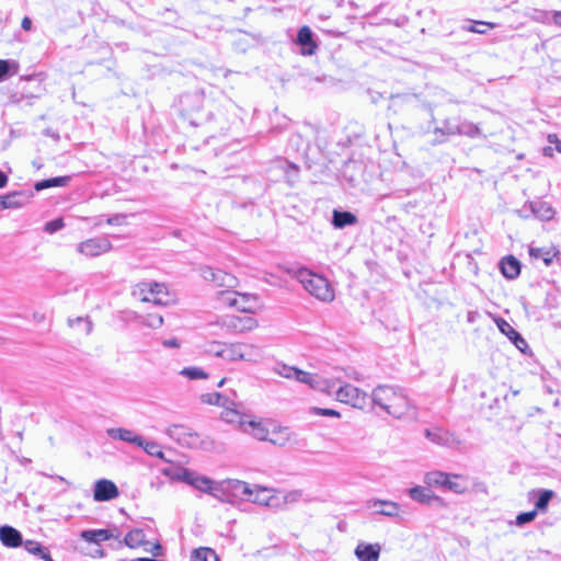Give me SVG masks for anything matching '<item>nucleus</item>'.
Masks as SVG:
<instances>
[{"label":"nucleus","instance_id":"nucleus-24","mask_svg":"<svg viewBox=\"0 0 561 561\" xmlns=\"http://www.w3.org/2000/svg\"><path fill=\"white\" fill-rule=\"evenodd\" d=\"M0 540L10 548H16L23 543L21 533L8 525L0 527Z\"/></svg>","mask_w":561,"mask_h":561},{"label":"nucleus","instance_id":"nucleus-17","mask_svg":"<svg viewBox=\"0 0 561 561\" xmlns=\"http://www.w3.org/2000/svg\"><path fill=\"white\" fill-rule=\"evenodd\" d=\"M381 552L379 543L359 542L355 548V556L358 561H378Z\"/></svg>","mask_w":561,"mask_h":561},{"label":"nucleus","instance_id":"nucleus-42","mask_svg":"<svg viewBox=\"0 0 561 561\" xmlns=\"http://www.w3.org/2000/svg\"><path fill=\"white\" fill-rule=\"evenodd\" d=\"M461 478L457 474H448V482L445 483L444 489L461 494L467 490V484L459 481Z\"/></svg>","mask_w":561,"mask_h":561},{"label":"nucleus","instance_id":"nucleus-23","mask_svg":"<svg viewBox=\"0 0 561 561\" xmlns=\"http://www.w3.org/2000/svg\"><path fill=\"white\" fill-rule=\"evenodd\" d=\"M425 436L431 442L446 447H453L457 440L456 437L442 428H434V430H425Z\"/></svg>","mask_w":561,"mask_h":561},{"label":"nucleus","instance_id":"nucleus-34","mask_svg":"<svg viewBox=\"0 0 561 561\" xmlns=\"http://www.w3.org/2000/svg\"><path fill=\"white\" fill-rule=\"evenodd\" d=\"M301 495H302L301 491H298V490H293V491H288V492H282L279 490H277L276 496H277V502H279L278 510L285 508L288 504L297 503L300 500Z\"/></svg>","mask_w":561,"mask_h":561},{"label":"nucleus","instance_id":"nucleus-13","mask_svg":"<svg viewBox=\"0 0 561 561\" xmlns=\"http://www.w3.org/2000/svg\"><path fill=\"white\" fill-rule=\"evenodd\" d=\"M224 325L234 333H244L256 329L259 323L256 319L250 316H231L225 319Z\"/></svg>","mask_w":561,"mask_h":561},{"label":"nucleus","instance_id":"nucleus-38","mask_svg":"<svg viewBox=\"0 0 561 561\" xmlns=\"http://www.w3.org/2000/svg\"><path fill=\"white\" fill-rule=\"evenodd\" d=\"M145 533L142 529H133L125 536V543L129 548H138L145 542Z\"/></svg>","mask_w":561,"mask_h":561},{"label":"nucleus","instance_id":"nucleus-58","mask_svg":"<svg viewBox=\"0 0 561 561\" xmlns=\"http://www.w3.org/2000/svg\"><path fill=\"white\" fill-rule=\"evenodd\" d=\"M547 16H548V13H546L543 11H537L536 14L533 18L536 21L545 22Z\"/></svg>","mask_w":561,"mask_h":561},{"label":"nucleus","instance_id":"nucleus-54","mask_svg":"<svg viewBox=\"0 0 561 561\" xmlns=\"http://www.w3.org/2000/svg\"><path fill=\"white\" fill-rule=\"evenodd\" d=\"M225 343L213 342L209 344L207 352L214 354L217 357H220L221 352L224 351Z\"/></svg>","mask_w":561,"mask_h":561},{"label":"nucleus","instance_id":"nucleus-52","mask_svg":"<svg viewBox=\"0 0 561 561\" xmlns=\"http://www.w3.org/2000/svg\"><path fill=\"white\" fill-rule=\"evenodd\" d=\"M65 226L62 218H57L51 221L46 222L45 231L47 233H55L58 230L62 229Z\"/></svg>","mask_w":561,"mask_h":561},{"label":"nucleus","instance_id":"nucleus-61","mask_svg":"<svg viewBox=\"0 0 561 561\" xmlns=\"http://www.w3.org/2000/svg\"><path fill=\"white\" fill-rule=\"evenodd\" d=\"M8 183V176L0 170V188L4 187Z\"/></svg>","mask_w":561,"mask_h":561},{"label":"nucleus","instance_id":"nucleus-21","mask_svg":"<svg viewBox=\"0 0 561 561\" xmlns=\"http://www.w3.org/2000/svg\"><path fill=\"white\" fill-rule=\"evenodd\" d=\"M28 201V195L23 192H12L0 196V210L16 209L23 207Z\"/></svg>","mask_w":561,"mask_h":561},{"label":"nucleus","instance_id":"nucleus-35","mask_svg":"<svg viewBox=\"0 0 561 561\" xmlns=\"http://www.w3.org/2000/svg\"><path fill=\"white\" fill-rule=\"evenodd\" d=\"M290 438V431L287 427H275L270 432L267 440L274 445L284 446Z\"/></svg>","mask_w":561,"mask_h":561},{"label":"nucleus","instance_id":"nucleus-20","mask_svg":"<svg viewBox=\"0 0 561 561\" xmlns=\"http://www.w3.org/2000/svg\"><path fill=\"white\" fill-rule=\"evenodd\" d=\"M106 434L108 437L113 439H119L139 447L142 444V436L136 434L134 431L123 428V427H113L107 428Z\"/></svg>","mask_w":561,"mask_h":561},{"label":"nucleus","instance_id":"nucleus-7","mask_svg":"<svg viewBox=\"0 0 561 561\" xmlns=\"http://www.w3.org/2000/svg\"><path fill=\"white\" fill-rule=\"evenodd\" d=\"M294 379L298 382L308 385L311 389L332 394L335 388V379L323 378L319 375L296 369Z\"/></svg>","mask_w":561,"mask_h":561},{"label":"nucleus","instance_id":"nucleus-2","mask_svg":"<svg viewBox=\"0 0 561 561\" xmlns=\"http://www.w3.org/2000/svg\"><path fill=\"white\" fill-rule=\"evenodd\" d=\"M296 276L304 288L319 300L329 302L334 299V289L323 276L308 268H300Z\"/></svg>","mask_w":561,"mask_h":561},{"label":"nucleus","instance_id":"nucleus-25","mask_svg":"<svg viewBox=\"0 0 561 561\" xmlns=\"http://www.w3.org/2000/svg\"><path fill=\"white\" fill-rule=\"evenodd\" d=\"M81 538L88 542L99 543L113 538H117L111 529H89L81 533Z\"/></svg>","mask_w":561,"mask_h":561},{"label":"nucleus","instance_id":"nucleus-22","mask_svg":"<svg viewBox=\"0 0 561 561\" xmlns=\"http://www.w3.org/2000/svg\"><path fill=\"white\" fill-rule=\"evenodd\" d=\"M238 348L243 362L257 364L263 359V351L259 345L238 342Z\"/></svg>","mask_w":561,"mask_h":561},{"label":"nucleus","instance_id":"nucleus-18","mask_svg":"<svg viewBox=\"0 0 561 561\" xmlns=\"http://www.w3.org/2000/svg\"><path fill=\"white\" fill-rule=\"evenodd\" d=\"M297 44L301 46V54L307 56L313 55L318 48L309 26H302L298 31Z\"/></svg>","mask_w":561,"mask_h":561},{"label":"nucleus","instance_id":"nucleus-46","mask_svg":"<svg viewBox=\"0 0 561 561\" xmlns=\"http://www.w3.org/2000/svg\"><path fill=\"white\" fill-rule=\"evenodd\" d=\"M15 75L19 70V65L12 60H2L0 59V81L4 80V78L11 72Z\"/></svg>","mask_w":561,"mask_h":561},{"label":"nucleus","instance_id":"nucleus-31","mask_svg":"<svg viewBox=\"0 0 561 561\" xmlns=\"http://www.w3.org/2000/svg\"><path fill=\"white\" fill-rule=\"evenodd\" d=\"M70 180V175L50 178L36 182L34 188L39 192L49 187L67 186Z\"/></svg>","mask_w":561,"mask_h":561},{"label":"nucleus","instance_id":"nucleus-3","mask_svg":"<svg viewBox=\"0 0 561 561\" xmlns=\"http://www.w3.org/2000/svg\"><path fill=\"white\" fill-rule=\"evenodd\" d=\"M163 473L169 476L171 479L183 481L201 492L210 494L216 499H221V495L219 494L220 481H214L185 468L179 469L174 473H172L170 469H164Z\"/></svg>","mask_w":561,"mask_h":561},{"label":"nucleus","instance_id":"nucleus-53","mask_svg":"<svg viewBox=\"0 0 561 561\" xmlns=\"http://www.w3.org/2000/svg\"><path fill=\"white\" fill-rule=\"evenodd\" d=\"M80 325L82 324L83 325V331L85 334H89L92 330V323L90 321H88L87 319H83V318H77L75 320H69V325L70 327H75V325Z\"/></svg>","mask_w":561,"mask_h":561},{"label":"nucleus","instance_id":"nucleus-57","mask_svg":"<svg viewBox=\"0 0 561 561\" xmlns=\"http://www.w3.org/2000/svg\"><path fill=\"white\" fill-rule=\"evenodd\" d=\"M21 27L24 31H31L32 30V20L28 16H24L21 22Z\"/></svg>","mask_w":561,"mask_h":561},{"label":"nucleus","instance_id":"nucleus-19","mask_svg":"<svg viewBox=\"0 0 561 561\" xmlns=\"http://www.w3.org/2000/svg\"><path fill=\"white\" fill-rule=\"evenodd\" d=\"M497 328L504 333L514 345L522 352L528 347L526 340L504 319L496 321Z\"/></svg>","mask_w":561,"mask_h":561},{"label":"nucleus","instance_id":"nucleus-28","mask_svg":"<svg viewBox=\"0 0 561 561\" xmlns=\"http://www.w3.org/2000/svg\"><path fill=\"white\" fill-rule=\"evenodd\" d=\"M201 400L203 403L224 407V412H227L228 408L234 409L236 407L234 402L230 401L228 398L224 397L218 392L202 394Z\"/></svg>","mask_w":561,"mask_h":561},{"label":"nucleus","instance_id":"nucleus-63","mask_svg":"<svg viewBox=\"0 0 561 561\" xmlns=\"http://www.w3.org/2000/svg\"><path fill=\"white\" fill-rule=\"evenodd\" d=\"M130 561H157L156 559H150V558H138V559H134V560H130Z\"/></svg>","mask_w":561,"mask_h":561},{"label":"nucleus","instance_id":"nucleus-48","mask_svg":"<svg viewBox=\"0 0 561 561\" xmlns=\"http://www.w3.org/2000/svg\"><path fill=\"white\" fill-rule=\"evenodd\" d=\"M296 369L297 368L294 366H288L286 364H277L273 368V371L275 374H277L278 376L284 377L286 379H294Z\"/></svg>","mask_w":561,"mask_h":561},{"label":"nucleus","instance_id":"nucleus-27","mask_svg":"<svg viewBox=\"0 0 561 561\" xmlns=\"http://www.w3.org/2000/svg\"><path fill=\"white\" fill-rule=\"evenodd\" d=\"M167 435L176 439L181 444L190 445L188 439H196V434L188 433V430L183 425H171L165 431Z\"/></svg>","mask_w":561,"mask_h":561},{"label":"nucleus","instance_id":"nucleus-60","mask_svg":"<svg viewBox=\"0 0 561 561\" xmlns=\"http://www.w3.org/2000/svg\"><path fill=\"white\" fill-rule=\"evenodd\" d=\"M106 222L108 225H118L121 222V216H118V215L112 216V217L107 218Z\"/></svg>","mask_w":561,"mask_h":561},{"label":"nucleus","instance_id":"nucleus-55","mask_svg":"<svg viewBox=\"0 0 561 561\" xmlns=\"http://www.w3.org/2000/svg\"><path fill=\"white\" fill-rule=\"evenodd\" d=\"M162 345L169 348L180 347V341L178 339H168L162 341Z\"/></svg>","mask_w":561,"mask_h":561},{"label":"nucleus","instance_id":"nucleus-33","mask_svg":"<svg viewBox=\"0 0 561 561\" xmlns=\"http://www.w3.org/2000/svg\"><path fill=\"white\" fill-rule=\"evenodd\" d=\"M424 482L427 486L444 488L448 482V473L443 471H431L424 477Z\"/></svg>","mask_w":561,"mask_h":561},{"label":"nucleus","instance_id":"nucleus-36","mask_svg":"<svg viewBox=\"0 0 561 561\" xmlns=\"http://www.w3.org/2000/svg\"><path fill=\"white\" fill-rule=\"evenodd\" d=\"M457 130H459L457 131V135L470 138H476L481 134L480 128L469 121L458 119Z\"/></svg>","mask_w":561,"mask_h":561},{"label":"nucleus","instance_id":"nucleus-9","mask_svg":"<svg viewBox=\"0 0 561 561\" xmlns=\"http://www.w3.org/2000/svg\"><path fill=\"white\" fill-rule=\"evenodd\" d=\"M218 299L224 305L234 307L245 313L253 312L254 310L249 295H242L233 290H221L218 294Z\"/></svg>","mask_w":561,"mask_h":561},{"label":"nucleus","instance_id":"nucleus-47","mask_svg":"<svg viewBox=\"0 0 561 561\" xmlns=\"http://www.w3.org/2000/svg\"><path fill=\"white\" fill-rule=\"evenodd\" d=\"M180 375H182L191 380L207 377V374L202 368H198V367H185L180 371Z\"/></svg>","mask_w":561,"mask_h":561},{"label":"nucleus","instance_id":"nucleus-16","mask_svg":"<svg viewBox=\"0 0 561 561\" xmlns=\"http://www.w3.org/2000/svg\"><path fill=\"white\" fill-rule=\"evenodd\" d=\"M367 506L373 508L375 514L387 517H397L400 513V505L392 501L370 500L367 502Z\"/></svg>","mask_w":561,"mask_h":561},{"label":"nucleus","instance_id":"nucleus-50","mask_svg":"<svg viewBox=\"0 0 561 561\" xmlns=\"http://www.w3.org/2000/svg\"><path fill=\"white\" fill-rule=\"evenodd\" d=\"M311 414L313 415H321V416H330V417H341V414L339 411L333 409H323V408H311L310 410Z\"/></svg>","mask_w":561,"mask_h":561},{"label":"nucleus","instance_id":"nucleus-45","mask_svg":"<svg viewBox=\"0 0 561 561\" xmlns=\"http://www.w3.org/2000/svg\"><path fill=\"white\" fill-rule=\"evenodd\" d=\"M554 495L553 491L551 490H540L539 491V496L535 503V510L538 512H543L547 510V506L550 502V500L552 499V496Z\"/></svg>","mask_w":561,"mask_h":561},{"label":"nucleus","instance_id":"nucleus-51","mask_svg":"<svg viewBox=\"0 0 561 561\" xmlns=\"http://www.w3.org/2000/svg\"><path fill=\"white\" fill-rule=\"evenodd\" d=\"M537 516V511L534 510V511H530V512H525V513H520L517 515L516 517V524L518 526H523L527 523H530L533 522Z\"/></svg>","mask_w":561,"mask_h":561},{"label":"nucleus","instance_id":"nucleus-5","mask_svg":"<svg viewBox=\"0 0 561 561\" xmlns=\"http://www.w3.org/2000/svg\"><path fill=\"white\" fill-rule=\"evenodd\" d=\"M134 295L141 301L152 302L154 305L167 306L171 298L164 284L154 282H142L136 285Z\"/></svg>","mask_w":561,"mask_h":561},{"label":"nucleus","instance_id":"nucleus-49","mask_svg":"<svg viewBox=\"0 0 561 561\" xmlns=\"http://www.w3.org/2000/svg\"><path fill=\"white\" fill-rule=\"evenodd\" d=\"M24 549L32 553V554H35V556H41V553L43 552V550L45 549L44 547H42V545L37 541H34V540H26L24 543Z\"/></svg>","mask_w":561,"mask_h":561},{"label":"nucleus","instance_id":"nucleus-37","mask_svg":"<svg viewBox=\"0 0 561 561\" xmlns=\"http://www.w3.org/2000/svg\"><path fill=\"white\" fill-rule=\"evenodd\" d=\"M137 321L150 329H159L163 324V317L157 313L137 316Z\"/></svg>","mask_w":561,"mask_h":561},{"label":"nucleus","instance_id":"nucleus-30","mask_svg":"<svg viewBox=\"0 0 561 561\" xmlns=\"http://www.w3.org/2000/svg\"><path fill=\"white\" fill-rule=\"evenodd\" d=\"M408 493L412 500L421 504H430L433 500L436 499V496L432 493V491L428 488L420 485L411 488L408 491Z\"/></svg>","mask_w":561,"mask_h":561},{"label":"nucleus","instance_id":"nucleus-43","mask_svg":"<svg viewBox=\"0 0 561 561\" xmlns=\"http://www.w3.org/2000/svg\"><path fill=\"white\" fill-rule=\"evenodd\" d=\"M495 24L491 22L473 21L468 25H462V30L477 34H485L488 28H494Z\"/></svg>","mask_w":561,"mask_h":561},{"label":"nucleus","instance_id":"nucleus-39","mask_svg":"<svg viewBox=\"0 0 561 561\" xmlns=\"http://www.w3.org/2000/svg\"><path fill=\"white\" fill-rule=\"evenodd\" d=\"M220 357L222 359L229 360V362H237L242 360L241 359V353L238 348V342L236 343H225L224 351L220 354Z\"/></svg>","mask_w":561,"mask_h":561},{"label":"nucleus","instance_id":"nucleus-10","mask_svg":"<svg viewBox=\"0 0 561 561\" xmlns=\"http://www.w3.org/2000/svg\"><path fill=\"white\" fill-rule=\"evenodd\" d=\"M252 486L244 481L237 479H228L220 481V491L221 495L220 501H228V495L231 494L233 496L248 497L251 496Z\"/></svg>","mask_w":561,"mask_h":561},{"label":"nucleus","instance_id":"nucleus-6","mask_svg":"<svg viewBox=\"0 0 561 561\" xmlns=\"http://www.w3.org/2000/svg\"><path fill=\"white\" fill-rule=\"evenodd\" d=\"M335 393L336 400L342 403L350 404L355 409H364L367 402V393L358 389L357 387L345 383L337 387L335 381V388L332 391Z\"/></svg>","mask_w":561,"mask_h":561},{"label":"nucleus","instance_id":"nucleus-15","mask_svg":"<svg viewBox=\"0 0 561 561\" xmlns=\"http://www.w3.org/2000/svg\"><path fill=\"white\" fill-rule=\"evenodd\" d=\"M457 124L458 119L456 118H446L443 121L442 126L435 127L433 129V145L444 144L448 140L449 137L457 135Z\"/></svg>","mask_w":561,"mask_h":561},{"label":"nucleus","instance_id":"nucleus-1","mask_svg":"<svg viewBox=\"0 0 561 561\" xmlns=\"http://www.w3.org/2000/svg\"><path fill=\"white\" fill-rule=\"evenodd\" d=\"M373 402L389 415L401 419L410 408V402L403 391L393 386L380 385L371 392Z\"/></svg>","mask_w":561,"mask_h":561},{"label":"nucleus","instance_id":"nucleus-62","mask_svg":"<svg viewBox=\"0 0 561 561\" xmlns=\"http://www.w3.org/2000/svg\"><path fill=\"white\" fill-rule=\"evenodd\" d=\"M39 558L43 559L44 561H54L46 548L43 550Z\"/></svg>","mask_w":561,"mask_h":561},{"label":"nucleus","instance_id":"nucleus-41","mask_svg":"<svg viewBox=\"0 0 561 561\" xmlns=\"http://www.w3.org/2000/svg\"><path fill=\"white\" fill-rule=\"evenodd\" d=\"M191 561H218V557L210 548H199L193 552Z\"/></svg>","mask_w":561,"mask_h":561},{"label":"nucleus","instance_id":"nucleus-11","mask_svg":"<svg viewBox=\"0 0 561 561\" xmlns=\"http://www.w3.org/2000/svg\"><path fill=\"white\" fill-rule=\"evenodd\" d=\"M251 491L252 493L251 496L248 497V501L270 508H279V502H277L276 496V489H268L255 484L252 486Z\"/></svg>","mask_w":561,"mask_h":561},{"label":"nucleus","instance_id":"nucleus-29","mask_svg":"<svg viewBox=\"0 0 561 561\" xmlns=\"http://www.w3.org/2000/svg\"><path fill=\"white\" fill-rule=\"evenodd\" d=\"M357 222V217L350 211L333 210L332 225L337 229L352 226Z\"/></svg>","mask_w":561,"mask_h":561},{"label":"nucleus","instance_id":"nucleus-14","mask_svg":"<svg viewBox=\"0 0 561 561\" xmlns=\"http://www.w3.org/2000/svg\"><path fill=\"white\" fill-rule=\"evenodd\" d=\"M116 484L107 479L98 480L94 484L93 497L98 502H106L118 496Z\"/></svg>","mask_w":561,"mask_h":561},{"label":"nucleus","instance_id":"nucleus-12","mask_svg":"<svg viewBox=\"0 0 561 561\" xmlns=\"http://www.w3.org/2000/svg\"><path fill=\"white\" fill-rule=\"evenodd\" d=\"M202 276L205 280L213 282L218 287L233 288L237 285V278L232 274L210 266L202 268Z\"/></svg>","mask_w":561,"mask_h":561},{"label":"nucleus","instance_id":"nucleus-40","mask_svg":"<svg viewBox=\"0 0 561 561\" xmlns=\"http://www.w3.org/2000/svg\"><path fill=\"white\" fill-rule=\"evenodd\" d=\"M529 255L533 259L541 260L546 266L550 265L553 259V254L547 248H529Z\"/></svg>","mask_w":561,"mask_h":561},{"label":"nucleus","instance_id":"nucleus-64","mask_svg":"<svg viewBox=\"0 0 561 561\" xmlns=\"http://www.w3.org/2000/svg\"><path fill=\"white\" fill-rule=\"evenodd\" d=\"M160 549H161V546H160V545H156V546L153 547V550H154V551H153V554H154V556H159V550H160Z\"/></svg>","mask_w":561,"mask_h":561},{"label":"nucleus","instance_id":"nucleus-32","mask_svg":"<svg viewBox=\"0 0 561 561\" xmlns=\"http://www.w3.org/2000/svg\"><path fill=\"white\" fill-rule=\"evenodd\" d=\"M530 207L531 211L542 220H550L554 216L553 208L546 202H534Z\"/></svg>","mask_w":561,"mask_h":561},{"label":"nucleus","instance_id":"nucleus-4","mask_svg":"<svg viewBox=\"0 0 561 561\" xmlns=\"http://www.w3.org/2000/svg\"><path fill=\"white\" fill-rule=\"evenodd\" d=\"M221 419L228 423L238 424L247 434L259 440H267L270 430L262 421L249 420L247 415L241 414L236 409H229L221 413Z\"/></svg>","mask_w":561,"mask_h":561},{"label":"nucleus","instance_id":"nucleus-8","mask_svg":"<svg viewBox=\"0 0 561 561\" xmlns=\"http://www.w3.org/2000/svg\"><path fill=\"white\" fill-rule=\"evenodd\" d=\"M111 250L112 243L105 237L90 238L77 244V252L87 257L100 256Z\"/></svg>","mask_w":561,"mask_h":561},{"label":"nucleus","instance_id":"nucleus-44","mask_svg":"<svg viewBox=\"0 0 561 561\" xmlns=\"http://www.w3.org/2000/svg\"><path fill=\"white\" fill-rule=\"evenodd\" d=\"M139 447L150 456L164 459V453L162 451L161 446L156 442H148L142 437V444L139 445Z\"/></svg>","mask_w":561,"mask_h":561},{"label":"nucleus","instance_id":"nucleus-26","mask_svg":"<svg viewBox=\"0 0 561 561\" xmlns=\"http://www.w3.org/2000/svg\"><path fill=\"white\" fill-rule=\"evenodd\" d=\"M500 268L506 278L514 279L520 273V263L516 257L510 255L501 261Z\"/></svg>","mask_w":561,"mask_h":561},{"label":"nucleus","instance_id":"nucleus-59","mask_svg":"<svg viewBox=\"0 0 561 561\" xmlns=\"http://www.w3.org/2000/svg\"><path fill=\"white\" fill-rule=\"evenodd\" d=\"M552 20L556 25L561 27V11L552 12Z\"/></svg>","mask_w":561,"mask_h":561},{"label":"nucleus","instance_id":"nucleus-56","mask_svg":"<svg viewBox=\"0 0 561 561\" xmlns=\"http://www.w3.org/2000/svg\"><path fill=\"white\" fill-rule=\"evenodd\" d=\"M548 140L550 144H554L556 150L561 153V140L556 135H549Z\"/></svg>","mask_w":561,"mask_h":561}]
</instances>
